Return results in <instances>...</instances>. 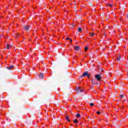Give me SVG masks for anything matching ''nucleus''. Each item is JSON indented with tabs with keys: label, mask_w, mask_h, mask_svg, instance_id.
I'll return each mask as SVG.
<instances>
[{
	"label": "nucleus",
	"mask_w": 128,
	"mask_h": 128,
	"mask_svg": "<svg viewBox=\"0 0 128 128\" xmlns=\"http://www.w3.org/2000/svg\"><path fill=\"white\" fill-rule=\"evenodd\" d=\"M88 71L84 72L82 76H79V80H81V78H84V76H88Z\"/></svg>",
	"instance_id": "obj_1"
},
{
	"label": "nucleus",
	"mask_w": 128,
	"mask_h": 128,
	"mask_svg": "<svg viewBox=\"0 0 128 128\" xmlns=\"http://www.w3.org/2000/svg\"><path fill=\"white\" fill-rule=\"evenodd\" d=\"M95 78H96V80H98V82L100 81V80H102V76H100L99 74H96L95 76Z\"/></svg>",
	"instance_id": "obj_2"
},
{
	"label": "nucleus",
	"mask_w": 128,
	"mask_h": 128,
	"mask_svg": "<svg viewBox=\"0 0 128 128\" xmlns=\"http://www.w3.org/2000/svg\"><path fill=\"white\" fill-rule=\"evenodd\" d=\"M76 92L78 93L82 92H84V88L78 87L76 88Z\"/></svg>",
	"instance_id": "obj_3"
},
{
	"label": "nucleus",
	"mask_w": 128,
	"mask_h": 128,
	"mask_svg": "<svg viewBox=\"0 0 128 128\" xmlns=\"http://www.w3.org/2000/svg\"><path fill=\"white\" fill-rule=\"evenodd\" d=\"M23 28H24V30H30V26H28V25H25L24 27Z\"/></svg>",
	"instance_id": "obj_4"
},
{
	"label": "nucleus",
	"mask_w": 128,
	"mask_h": 128,
	"mask_svg": "<svg viewBox=\"0 0 128 128\" xmlns=\"http://www.w3.org/2000/svg\"><path fill=\"white\" fill-rule=\"evenodd\" d=\"M14 68V66L12 65L10 66L6 67V69L8 70H12V68Z\"/></svg>",
	"instance_id": "obj_5"
},
{
	"label": "nucleus",
	"mask_w": 128,
	"mask_h": 128,
	"mask_svg": "<svg viewBox=\"0 0 128 128\" xmlns=\"http://www.w3.org/2000/svg\"><path fill=\"white\" fill-rule=\"evenodd\" d=\"M74 50H82L80 49V46H75Z\"/></svg>",
	"instance_id": "obj_6"
},
{
	"label": "nucleus",
	"mask_w": 128,
	"mask_h": 128,
	"mask_svg": "<svg viewBox=\"0 0 128 128\" xmlns=\"http://www.w3.org/2000/svg\"><path fill=\"white\" fill-rule=\"evenodd\" d=\"M40 78H44V73H40L39 74Z\"/></svg>",
	"instance_id": "obj_7"
},
{
	"label": "nucleus",
	"mask_w": 128,
	"mask_h": 128,
	"mask_svg": "<svg viewBox=\"0 0 128 128\" xmlns=\"http://www.w3.org/2000/svg\"><path fill=\"white\" fill-rule=\"evenodd\" d=\"M66 120H68L69 122H70V117L68 116H66Z\"/></svg>",
	"instance_id": "obj_8"
},
{
	"label": "nucleus",
	"mask_w": 128,
	"mask_h": 128,
	"mask_svg": "<svg viewBox=\"0 0 128 128\" xmlns=\"http://www.w3.org/2000/svg\"><path fill=\"white\" fill-rule=\"evenodd\" d=\"M10 48H12V45L10 44H7V47H6L7 50H9Z\"/></svg>",
	"instance_id": "obj_9"
},
{
	"label": "nucleus",
	"mask_w": 128,
	"mask_h": 128,
	"mask_svg": "<svg viewBox=\"0 0 128 128\" xmlns=\"http://www.w3.org/2000/svg\"><path fill=\"white\" fill-rule=\"evenodd\" d=\"M76 118H80V114H76Z\"/></svg>",
	"instance_id": "obj_10"
},
{
	"label": "nucleus",
	"mask_w": 128,
	"mask_h": 128,
	"mask_svg": "<svg viewBox=\"0 0 128 128\" xmlns=\"http://www.w3.org/2000/svg\"><path fill=\"white\" fill-rule=\"evenodd\" d=\"M19 35L20 34H18V33H16L14 34V36H16V38H18Z\"/></svg>",
	"instance_id": "obj_11"
},
{
	"label": "nucleus",
	"mask_w": 128,
	"mask_h": 128,
	"mask_svg": "<svg viewBox=\"0 0 128 128\" xmlns=\"http://www.w3.org/2000/svg\"><path fill=\"white\" fill-rule=\"evenodd\" d=\"M82 29L80 28H78V32H82Z\"/></svg>",
	"instance_id": "obj_12"
},
{
	"label": "nucleus",
	"mask_w": 128,
	"mask_h": 128,
	"mask_svg": "<svg viewBox=\"0 0 128 128\" xmlns=\"http://www.w3.org/2000/svg\"><path fill=\"white\" fill-rule=\"evenodd\" d=\"M86 76L88 78H90V75L88 73L87 74Z\"/></svg>",
	"instance_id": "obj_13"
},
{
	"label": "nucleus",
	"mask_w": 128,
	"mask_h": 128,
	"mask_svg": "<svg viewBox=\"0 0 128 128\" xmlns=\"http://www.w3.org/2000/svg\"><path fill=\"white\" fill-rule=\"evenodd\" d=\"M78 120L75 119L74 121V124H78Z\"/></svg>",
	"instance_id": "obj_14"
},
{
	"label": "nucleus",
	"mask_w": 128,
	"mask_h": 128,
	"mask_svg": "<svg viewBox=\"0 0 128 128\" xmlns=\"http://www.w3.org/2000/svg\"><path fill=\"white\" fill-rule=\"evenodd\" d=\"M120 56H118L117 58V60L120 61Z\"/></svg>",
	"instance_id": "obj_15"
},
{
	"label": "nucleus",
	"mask_w": 128,
	"mask_h": 128,
	"mask_svg": "<svg viewBox=\"0 0 128 128\" xmlns=\"http://www.w3.org/2000/svg\"><path fill=\"white\" fill-rule=\"evenodd\" d=\"M90 34H91V35H90V36H94V33H90Z\"/></svg>",
	"instance_id": "obj_16"
},
{
	"label": "nucleus",
	"mask_w": 128,
	"mask_h": 128,
	"mask_svg": "<svg viewBox=\"0 0 128 128\" xmlns=\"http://www.w3.org/2000/svg\"><path fill=\"white\" fill-rule=\"evenodd\" d=\"M90 106H94V103H90Z\"/></svg>",
	"instance_id": "obj_17"
},
{
	"label": "nucleus",
	"mask_w": 128,
	"mask_h": 128,
	"mask_svg": "<svg viewBox=\"0 0 128 128\" xmlns=\"http://www.w3.org/2000/svg\"><path fill=\"white\" fill-rule=\"evenodd\" d=\"M88 50V48L85 47V52H86V50Z\"/></svg>",
	"instance_id": "obj_18"
},
{
	"label": "nucleus",
	"mask_w": 128,
	"mask_h": 128,
	"mask_svg": "<svg viewBox=\"0 0 128 128\" xmlns=\"http://www.w3.org/2000/svg\"><path fill=\"white\" fill-rule=\"evenodd\" d=\"M96 113L98 114H100V111L97 112Z\"/></svg>",
	"instance_id": "obj_19"
},
{
	"label": "nucleus",
	"mask_w": 128,
	"mask_h": 128,
	"mask_svg": "<svg viewBox=\"0 0 128 128\" xmlns=\"http://www.w3.org/2000/svg\"><path fill=\"white\" fill-rule=\"evenodd\" d=\"M108 6H110V7L112 6V4H108Z\"/></svg>",
	"instance_id": "obj_20"
},
{
	"label": "nucleus",
	"mask_w": 128,
	"mask_h": 128,
	"mask_svg": "<svg viewBox=\"0 0 128 128\" xmlns=\"http://www.w3.org/2000/svg\"><path fill=\"white\" fill-rule=\"evenodd\" d=\"M120 97L124 98V95L122 94L120 95Z\"/></svg>",
	"instance_id": "obj_21"
},
{
	"label": "nucleus",
	"mask_w": 128,
	"mask_h": 128,
	"mask_svg": "<svg viewBox=\"0 0 128 128\" xmlns=\"http://www.w3.org/2000/svg\"><path fill=\"white\" fill-rule=\"evenodd\" d=\"M69 40H70V42H72V39H69Z\"/></svg>",
	"instance_id": "obj_22"
},
{
	"label": "nucleus",
	"mask_w": 128,
	"mask_h": 128,
	"mask_svg": "<svg viewBox=\"0 0 128 128\" xmlns=\"http://www.w3.org/2000/svg\"><path fill=\"white\" fill-rule=\"evenodd\" d=\"M92 84H96V83H94V81H92Z\"/></svg>",
	"instance_id": "obj_23"
},
{
	"label": "nucleus",
	"mask_w": 128,
	"mask_h": 128,
	"mask_svg": "<svg viewBox=\"0 0 128 128\" xmlns=\"http://www.w3.org/2000/svg\"><path fill=\"white\" fill-rule=\"evenodd\" d=\"M72 26H73V28H74V24H72Z\"/></svg>",
	"instance_id": "obj_24"
},
{
	"label": "nucleus",
	"mask_w": 128,
	"mask_h": 128,
	"mask_svg": "<svg viewBox=\"0 0 128 128\" xmlns=\"http://www.w3.org/2000/svg\"><path fill=\"white\" fill-rule=\"evenodd\" d=\"M66 40H70V38H66Z\"/></svg>",
	"instance_id": "obj_25"
},
{
	"label": "nucleus",
	"mask_w": 128,
	"mask_h": 128,
	"mask_svg": "<svg viewBox=\"0 0 128 128\" xmlns=\"http://www.w3.org/2000/svg\"><path fill=\"white\" fill-rule=\"evenodd\" d=\"M101 72H104V70H100Z\"/></svg>",
	"instance_id": "obj_26"
},
{
	"label": "nucleus",
	"mask_w": 128,
	"mask_h": 128,
	"mask_svg": "<svg viewBox=\"0 0 128 128\" xmlns=\"http://www.w3.org/2000/svg\"><path fill=\"white\" fill-rule=\"evenodd\" d=\"M92 122H94V120H92Z\"/></svg>",
	"instance_id": "obj_27"
},
{
	"label": "nucleus",
	"mask_w": 128,
	"mask_h": 128,
	"mask_svg": "<svg viewBox=\"0 0 128 128\" xmlns=\"http://www.w3.org/2000/svg\"><path fill=\"white\" fill-rule=\"evenodd\" d=\"M88 119L89 120H92V118H89Z\"/></svg>",
	"instance_id": "obj_28"
},
{
	"label": "nucleus",
	"mask_w": 128,
	"mask_h": 128,
	"mask_svg": "<svg viewBox=\"0 0 128 128\" xmlns=\"http://www.w3.org/2000/svg\"><path fill=\"white\" fill-rule=\"evenodd\" d=\"M104 36H106V34H104Z\"/></svg>",
	"instance_id": "obj_29"
},
{
	"label": "nucleus",
	"mask_w": 128,
	"mask_h": 128,
	"mask_svg": "<svg viewBox=\"0 0 128 128\" xmlns=\"http://www.w3.org/2000/svg\"><path fill=\"white\" fill-rule=\"evenodd\" d=\"M126 18H128V15H126Z\"/></svg>",
	"instance_id": "obj_30"
},
{
	"label": "nucleus",
	"mask_w": 128,
	"mask_h": 128,
	"mask_svg": "<svg viewBox=\"0 0 128 128\" xmlns=\"http://www.w3.org/2000/svg\"><path fill=\"white\" fill-rule=\"evenodd\" d=\"M2 38V36L0 35V38Z\"/></svg>",
	"instance_id": "obj_31"
},
{
	"label": "nucleus",
	"mask_w": 128,
	"mask_h": 128,
	"mask_svg": "<svg viewBox=\"0 0 128 128\" xmlns=\"http://www.w3.org/2000/svg\"><path fill=\"white\" fill-rule=\"evenodd\" d=\"M46 37H45L44 40H46Z\"/></svg>",
	"instance_id": "obj_32"
},
{
	"label": "nucleus",
	"mask_w": 128,
	"mask_h": 128,
	"mask_svg": "<svg viewBox=\"0 0 128 128\" xmlns=\"http://www.w3.org/2000/svg\"><path fill=\"white\" fill-rule=\"evenodd\" d=\"M35 54H36L35 53Z\"/></svg>",
	"instance_id": "obj_33"
}]
</instances>
